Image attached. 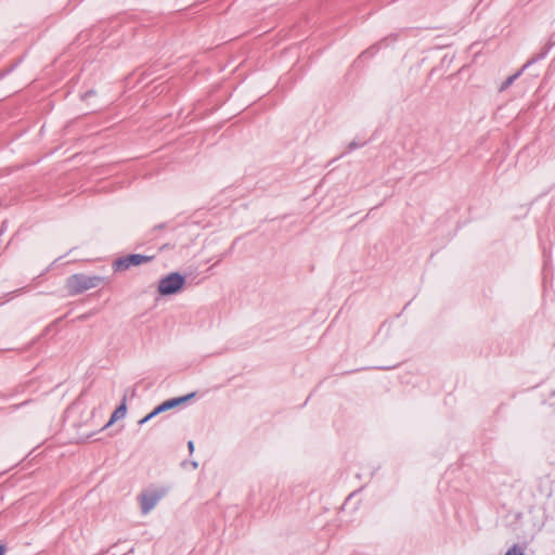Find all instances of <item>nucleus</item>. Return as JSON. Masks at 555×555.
Wrapping results in <instances>:
<instances>
[{
    "instance_id": "obj_6",
    "label": "nucleus",
    "mask_w": 555,
    "mask_h": 555,
    "mask_svg": "<svg viewBox=\"0 0 555 555\" xmlns=\"http://www.w3.org/2000/svg\"><path fill=\"white\" fill-rule=\"evenodd\" d=\"M195 395H196V392H191L186 396L168 399L155 408V414H160L168 410H171V409L189 401L190 399L194 398Z\"/></svg>"
},
{
    "instance_id": "obj_5",
    "label": "nucleus",
    "mask_w": 555,
    "mask_h": 555,
    "mask_svg": "<svg viewBox=\"0 0 555 555\" xmlns=\"http://www.w3.org/2000/svg\"><path fill=\"white\" fill-rule=\"evenodd\" d=\"M548 49L545 48L541 53L537 54V55H533L531 56L525 64L524 66L518 70L516 72L514 75H511L509 77L506 78L505 81L502 82V85L500 86L499 88V91L500 92H503L505 91L506 89H508L513 83L514 81L520 77V75L529 67L531 66L532 64H534L535 62H538L539 60L543 59L546 53H547Z\"/></svg>"
},
{
    "instance_id": "obj_4",
    "label": "nucleus",
    "mask_w": 555,
    "mask_h": 555,
    "mask_svg": "<svg viewBox=\"0 0 555 555\" xmlns=\"http://www.w3.org/2000/svg\"><path fill=\"white\" fill-rule=\"evenodd\" d=\"M154 259V256H145L140 254H131L119 257L113 261V269L115 272L128 270L132 266H140L147 263Z\"/></svg>"
},
{
    "instance_id": "obj_3",
    "label": "nucleus",
    "mask_w": 555,
    "mask_h": 555,
    "mask_svg": "<svg viewBox=\"0 0 555 555\" xmlns=\"http://www.w3.org/2000/svg\"><path fill=\"white\" fill-rule=\"evenodd\" d=\"M184 284V275L171 272L159 280L157 291L162 296L175 295L183 288Z\"/></svg>"
},
{
    "instance_id": "obj_11",
    "label": "nucleus",
    "mask_w": 555,
    "mask_h": 555,
    "mask_svg": "<svg viewBox=\"0 0 555 555\" xmlns=\"http://www.w3.org/2000/svg\"><path fill=\"white\" fill-rule=\"evenodd\" d=\"M188 449H189L190 453H192L194 451V443H193V441H189L188 442Z\"/></svg>"
},
{
    "instance_id": "obj_13",
    "label": "nucleus",
    "mask_w": 555,
    "mask_h": 555,
    "mask_svg": "<svg viewBox=\"0 0 555 555\" xmlns=\"http://www.w3.org/2000/svg\"><path fill=\"white\" fill-rule=\"evenodd\" d=\"M92 93H93L92 91H89V92H86V95H90Z\"/></svg>"
},
{
    "instance_id": "obj_8",
    "label": "nucleus",
    "mask_w": 555,
    "mask_h": 555,
    "mask_svg": "<svg viewBox=\"0 0 555 555\" xmlns=\"http://www.w3.org/2000/svg\"><path fill=\"white\" fill-rule=\"evenodd\" d=\"M158 414H155V409L150 412L147 415H145L143 418H141L139 421V425H143L145 423H147L149 421H151L152 418H154L155 416H157Z\"/></svg>"
},
{
    "instance_id": "obj_2",
    "label": "nucleus",
    "mask_w": 555,
    "mask_h": 555,
    "mask_svg": "<svg viewBox=\"0 0 555 555\" xmlns=\"http://www.w3.org/2000/svg\"><path fill=\"white\" fill-rule=\"evenodd\" d=\"M168 489L166 487L153 488L150 487L143 490L138 496L140 503L141 513L143 515L149 514L157 503L166 496Z\"/></svg>"
},
{
    "instance_id": "obj_12",
    "label": "nucleus",
    "mask_w": 555,
    "mask_h": 555,
    "mask_svg": "<svg viewBox=\"0 0 555 555\" xmlns=\"http://www.w3.org/2000/svg\"><path fill=\"white\" fill-rule=\"evenodd\" d=\"M4 554H5V546L0 543V555H4Z\"/></svg>"
},
{
    "instance_id": "obj_9",
    "label": "nucleus",
    "mask_w": 555,
    "mask_h": 555,
    "mask_svg": "<svg viewBox=\"0 0 555 555\" xmlns=\"http://www.w3.org/2000/svg\"><path fill=\"white\" fill-rule=\"evenodd\" d=\"M505 555H524L522 552L518 548L517 545H514L512 548H509Z\"/></svg>"
},
{
    "instance_id": "obj_1",
    "label": "nucleus",
    "mask_w": 555,
    "mask_h": 555,
    "mask_svg": "<svg viewBox=\"0 0 555 555\" xmlns=\"http://www.w3.org/2000/svg\"><path fill=\"white\" fill-rule=\"evenodd\" d=\"M104 279L99 275L76 273L66 279L65 288L70 296L79 295L86 291L98 287Z\"/></svg>"
},
{
    "instance_id": "obj_10",
    "label": "nucleus",
    "mask_w": 555,
    "mask_h": 555,
    "mask_svg": "<svg viewBox=\"0 0 555 555\" xmlns=\"http://www.w3.org/2000/svg\"><path fill=\"white\" fill-rule=\"evenodd\" d=\"M360 145L357 143V142H350L349 145H348V149L351 151V150H354L357 147H359Z\"/></svg>"
},
{
    "instance_id": "obj_7",
    "label": "nucleus",
    "mask_w": 555,
    "mask_h": 555,
    "mask_svg": "<svg viewBox=\"0 0 555 555\" xmlns=\"http://www.w3.org/2000/svg\"><path fill=\"white\" fill-rule=\"evenodd\" d=\"M126 412H127V406H126V402H125V399H124L121 404L118 408H116V410L113 412L108 423L104 426V428L108 427L109 425H112L116 421L125 417Z\"/></svg>"
}]
</instances>
